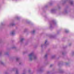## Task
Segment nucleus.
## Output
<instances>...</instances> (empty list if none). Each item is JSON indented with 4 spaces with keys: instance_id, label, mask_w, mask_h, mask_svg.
<instances>
[{
    "instance_id": "nucleus-1",
    "label": "nucleus",
    "mask_w": 74,
    "mask_h": 74,
    "mask_svg": "<svg viewBox=\"0 0 74 74\" xmlns=\"http://www.w3.org/2000/svg\"><path fill=\"white\" fill-rule=\"evenodd\" d=\"M33 55V53H31V54H30L29 55V57H30V58H31V57Z\"/></svg>"
},
{
    "instance_id": "nucleus-2",
    "label": "nucleus",
    "mask_w": 74,
    "mask_h": 74,
    "mask_svg": "<svg viewBox=\"0 0 74 74\" xmlns=\"http://www.w3.org/2000/svg\"><path fill=\"white\" fill-rule=\"evenodd\" d=\"M24 40V39L23 38L21 39V41H22V40Z\"/></svg>"
},
{
    "instance_id": "nucleus-3",
    "label": "nucleus",
    "mask_w": 74,
    "mask_h": 74,
    "mask_svg": "<svg viewBox=\"0 0 74 74\" xmlns=\"http://www.w3.org/2000/svg\"><path fill=\"white\" fill-rule=\"evenodd\" d=\"M14 34V32H12V35H13Z\"/></svg>"
},
{
    "instance_id": "nucleus-4",
    "label": "nucleus",
    "mask_w": 74,
    "mask_h": 74,
    "mask_svg": "<svg viewBox=\"0 0 74 74\" xmlns=\"http://www.w3.org/2000/svg\"><path fill=\"white\" fill-rule=\"evenodd\" d=\"M73 2H71V4H73Z\"/></svg>"
},
{
    "instance_id": "nucleus-5",
    "label": "nucleus",
    "mask_w": 74,
    "mask_h": 74,
    "mask_svg": "<svg viewBox=\"0 0 74 74\" xmlns=\"http://www.w3.org/2000/svg\"><path fill=\"white\" fill-rule=\"evenodd\" d=\"M47 42V40H46L45 42V44H46Z\"/></svg>"
},
{
    "instance_id": "nucleus-6",
    "label": "nucleus",
    "mask_w": 74,
    "mask_h": 74,
    "mask_svg": "<svg viewBox=\"0 0 74 74\" xmlns=\"http://www.w3.org/2000/svg\"><path fill=\"white\" fill-rule=\"evenodd\" d=\"M34 32H35V31H33V33H34Z\"/></svg>"
},
{
    "instance_id": "nucleus-7",
    "label": "nucleus",
    "mask_w": 74,
    "mask_h": 74,
    "mask_svg": "<svg viewBox=\"0 0 74 74\" xmlns=\"http://www.w3.org/2000/svg\"><path fill=\"white\" fill-rule=\"evenodd\" d=\"M18 60V58H16V60Z\"/></svg>"
},
{
    "instance_id": "nucleus-8",
    "label": "nucleus",
    "mask_w": 74,
    "mask_h": 74,
    "mask_svg": "<svg viewBox=\"0 0 74 74\" xmlns=\"http://www.w3.org/2000/svg\"><path fill=\"white\" fill-rule=\"evenodd\" d=\"M47 55H46L45 56V57H47Z\"/></svg>"
},
{
    "instance_id": "nucleus-9",
    "label": "nucleus",
    "mask_w": 74,
    "mask_h": 74,
    "mask_svg": "<svg viewBox=\"0 0 74 74\" xmlns=\"http://www.w3.org/2000/svg\"><path fill=\"white\" fill-rule=\"evenodd\" d=\"M52 65H50V67H52Z\"/></svg>"
},
{
    "instance_id": "nucleus-10",
    "label": "nucleus",
    "mask_w": 74,
    "mask_h": 74,
    "mask_svg": "<svg viewBox=\"0 0 74 74\" xmlns=\"http://www.w3.org/2000/svg\"><path fill=\"white\" fill-rule=\"evenodd\" d=\"M30 59L31 60H32V58H30Z\"/></svg>"
},
{
    "instance_id": "nucleus-11",
    "label": "nucleus",
    "mask_w": 74,
    "mask_h": 74,
    "mask_svg": "<svg viewBox=\"0 0 74 74\" xmlns=\"http://www.w3.org/2000/svg\"><path fill=\"white\" fill-rule=\"evenodd\" d=\"M12 26H13V25H12Z\"/></svg>"
},
{
    "instance_id": "nucleus-12",
    "label": "nucleus",
    "mask_w": 74,
    "mask_h": 74,
    "mask_svg": "<svg viewBox=\"0 0 74 74\" xmlns=\"http://www.w3.org/2000/svg\"><path fill=\"white\" fill-rule=\"evenodd\" d=\"M20 64H21V63H20Z\"/></svg>"
}]
</instances>
